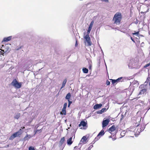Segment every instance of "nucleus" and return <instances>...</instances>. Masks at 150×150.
<instances>
[{
  "label": "nucleus",
  "mask_w": 150,
  "mask_h": 150,
  "mask_svg": "<svg viewBox=\"0 0 150 150\" xmlns=\"http://www.w3.org/2000/svg\"><path fill=\"white\" fill-rule=\"evenodd\" d=\"M129 67L130 69H139L140 67V64L139 63V60L137 58H132L129 62Z\"/></svg>",
  "instance_id": "f257e3e1"
},
{
  "label": "nucleus",
  "mask_w": 150,
  "mask_h": 150,
  "mask_svg": "<svg viewBox=\"0 0 150 150\" xmlns=\"http://www.w3.org/2000/svg\"><path fill=\"white\" fill-rule=\"evenodd\" d=\"M121 14L119 13H117L114 16L113 20L114 23L117 25H119L122 20Z\"/></svg>",
  "instance_id": "f03ea898"
},
{
  "label": "nucleus",
  "mask_w": 150,
  "mask_h": 150,
  "mask_svg": "<svg viewBox=\"0 0 150 150\" xmlns=\"http://www.w3.org/2000/svg\"><path fill=\"white\" fill-rule=\"evenodd\" d=\"M139 125V124H138L137 125H136L137 126V127L134 130L135 134H136V133L137 134H139L142 131H143L145 128V126L144 125L143 126H141V127H140V126H139L138 127Z\"/></svg>",
  "instance_id": "7ed1b4c3"
},
{
  "label": "nucleus",
  "mask_w": 150,
  "mask_h": 150,
  "mask_svg": "<svg viewBox=\"0 0 150 150\" xmlns=\"http://www.w3.org/2000/svg\"><path fill=\"white\" fill-rule=\"evenodd\" d=\"M10 44L8 45V44H6L5 45L4 49H2L1 50V54H3V55L4 53L7 54L9 52L10 50Z\"/></svg>",
  "instance_id": "20e7f679"
},
{
  "label": "nucleus",
  "mask_w": 150,
  "mask_h": 150,
  "mask_svg": "<svg viewBox=\"0 0 150 150\" xmlns=\"http://www.w3.org/2000/svg\"><path fill=\"white\" fill-rule=\"evenodd\" d=\"M11 83L13 86L17 88H20L22 86L21 83L18 82L16 80H13Z\"/></svg>",
  "instance_id": "39448f33"
},
{
  "label": "nucleus",
  "mask_w": 150,
  "mask_h": 150,
  "mask_svg": "<svg viewBox=\"0 0 150 150\" xmlns=\"http://www.w3.org/2000/svg\"><path fill=\"white\" fill-rule=\"evenodd\" d=\"M89 34H87L85 36L84 38L86 40V42H85V43L86 44V42L87 43V45L88 46H90L91 45L92 43L91 42L90 40V37L89 36Z\"/></svg>",
  "instance_id": "423d86ee"
},
{
  "label": "nucleus",
  "mask_w": 150,
  "mask_h": 150,
  "mask_svg": "<svg viewBox=\"0 0 150 150\" xmlns=\"http://www.w3.org/2000/svg\"><path fill=\"white\" fill-rule=\"evenodd\" d=\"M111 80L112 81V84H117V83L122 81L123 79V77H121L116 80L111 79Z\"/></svg>",
  "instance_id": "0eeeda50"
},
{
  "label": "nucleus",
  "mask_w": 150,
  "mask_h": 150,
  "mask_svg": "<svg viewBox=\"0 0 150 150\" xmlns=\"http://www.w3.org/2000/svg\"><path fill=\"white\" fill-rule=\"evenodd\" d=\"M19 133L17 132L14 133L9 137V139L12 140L16 137H19L20 135L18 134Z\"/></svg>",
  "instance_id": "6e6552de"
},
{
  "label": "nucleus",
  "mask_w": 150,
  "mask_h": 150,
  "mask_svg": "<svg viewBox=\"0 0 150 150\" xmlns=\"http://www.w3.org/2000/svg\"><path fill=\"white\" fill-rule=\"evenodd\" d=\"M109 119L104 120L102 122V127H104L106 126L108 124L109 122Z\"/></svg>",
  "instance_id": "1a4fd4ad"
},
{
  "label": "nucleus",
  "mask_w": 150,
  "mask_h": 150,
  "mask_svg": "<svg viewBox=\"0 0 150 150\" xmlns=\"http://www.w3.org/2000/svg\"><path fill=\"white\" fill-rule=\"evenodd\" d=\"M94 23V21H92L91 23H90L89 26L88 27L87 33V34H90V31L92 28L93 25Z\"/></svg>",
  "instance_id": "9d476101"
},
{
  "label": "nucleus",
  "mask_w": 150,
  "mask_h": 150,
  "mask_svg": "<svg viewBox=\"0 0 150 150\" xmlns=\"http://www.w3.org/2000/svg\"><path fill=\"white\" fill-rule=\"evenodd\" d=\"M87 139V138L86 136H83L80 141L79 145L80 144H83L85 143Z\"/></svg>",
  "instance_id": "9b49d317"
},
{
  "label": "nucleus",
  "mask_w": 150,
  "mask_h": 150,
  "mask_svg": "<svg viewBox=\"0 0 150 150\" xmlns=\"http://www.w3.org/2000/svg\"><path fill=\"white\" fill-rule=\"evenodd\" d=\"M12 38V36H9L3 39L2 42H7L11 40Z\"/></svg>",
  "instance_id": "f8f14e48"
},
{
  "label": "nucleus",
  "mask_w": 150,
  "mask_h": 150,
  "mask_svg": "<svg viewBox=\"0 0 150 150\" xmlns=\"http://www.w3.org/2000/svg\"><path fill=\"white\" fill-rule=\"evenodd\" d=\"M102 104H96L93 106V108L95 110H97L101 108Z\"/></svg>",
  "instance_id": "ddd939ff"
},
{
  "label": "nucleus",
  "mask_w": 150,
  "mask_h": 150,
  "mask_svg": "<svg viewBox=\"0 0 150 150\" xmlns=\"http://www.w3.org/2000/svg\"><path fill=\"white\" fill-rule=\"evenodd\" d=\"M86 125L87 123L84 121L82 120L81 121L80 124L79 125V127H80L82 126L83 127H84L86 126Z\"/></svg>",
  "instance_id": "4468645a"
},
{
  "label": "nucleus",
  "mask_w": 150,
  "mask_h": 150,
  "mask_svg": "<svg viewBox=\"0 0 150 150\" xmlns=\"http://www.w3.org/2000/svg\"><path fill=\"white\" fill-rule=\"evenodd\" d=\"M115 129V126L114 125H112L111 127L110 128L108 129L109 131L112 132L114 131Z\"/></svg>",
  "instance_id": "2eb2a0df"
},
{
  "label": "nucleus",
  "mask_w": 150,
  "mask_h": 150,
  "mask_svg": "<svg viewBox=\"0 0 150 150\" xmlns=\"http://www.w3.org/2000/svg\"><path fill=\"white\" fill-rule=\"evenodd\" d=\"M72 137H71L67 140V143L69 145H71L72 143Z\"/></svg>",
  "instance_id": "dca6fc26"
},
{
  "label": "nucleus",
  "mask_w": 150,
  "mask_h": 150,
  "mask_svg": "<svg viewBox=\"0 0 150 150\" xmlns=\"http://www.w3.org/2000/svg\"><path fill=\"white\" fill-rule=\"evenodd\" d=\"M146 89H142L140 91L139 94H143L146 92Z\"/></svg>",
  "instance_id": "f3484780"
},
{
  "label": "nucleus",
  "mask_w": 150,
  "mask_h": 150,
  "mask_svg": "<svg viewBox=\"0 0 150 150\" xmlns=\"http://www.w3.org/2000/svg\"><path fill=\"white\" fill-rule=\"evenodd\" d=\"M66 109L65 108H63L62 109V111L60 112V114L65 115L66 114Z\"/></svg>",
  "instance_id": "a211bd4d"
},
{
  "label": "nucleus",
  "mask_w": 150,
  "mask_h": 150,
  "mask_svg": "<svg viewBox=\"0 0 150 150\" xmlns=\"http://www.w3.org/2000/svg\"><path fill=\"white\" fill-rule=\"evenodd\" d=\"M106 108H103L101 110L98 111V113L99 114H102L103 112L106 111Z\"/></svg>",
  "instance_id": "6ab92c4d"
},
{
  "label": "nucleus",
  "mask_w": 150,
  "mask_h": 150,
  "mask_svg": "<svg viewBox=\"0 0 150 150\" xmlns=\"http://www.w3.org/2000/svg\"><path fill=\"white\" fill-rule=\"evenodd\" d=\"M31 137V136L30 135L27 134L24 137V140H26L30 139Z\"/></svg>",
  "instance_id": "aec40b11"
},
{
  "label": "nucleus",
  "mask_w": 150,
  "mask_h": 150,
  "mask_svg": "<svg viewBox=\"0 0 150 150\" xmlns=\"http://www.w3.org/2000/svg\"><path fill=\"white\" fill-rule=\"evenodd\" d=\"M104 134V132L103 130H102L98 134V136L100 137L103 136Z\"/></svg>",
  "instance_id": "412c9836"
},
{
  "label": "nucleus",
  "mask_w": 150,
  "mask_h": 150,
  "mask_svg": "<svg viewBox=\"0 0 150 150\" xmlns=\"http://www.w3.org/2000/svg\"><path fill=\"white\" fill-rule=\"evenodd\" d=\"M67 82V79H65L63 81L62 84V87L61 88V89L62 88H63L65 86L66 83Z\"/></svg>",
  "instance_id": "4be33fe9"
},
{
  "label": "nucleus",
  "mask_w": 150,
  "mask_h": 150,
  "mask_svg": "<svg viewBox=\"0 0 150 150\" xmlns=\"http://www.w3.org/2000/svg\"><path fill=\"white\" fill-rule=\"evenodd\" d=\"M71 96V94L70 93H68L66 95L65 98L66 99L68 100V101L69 100V99Z\"/></svg>",
  "instance_id": "5701e85b"
},
{
  "label": "nucleus",
  "mask_w": 150,
  "mask_h": 150,
  "mask_svg": "<svg viewBox=\"0 0 150 150\" xmlns=\"http://www.w3.org/2000/svg\"><path fill=\"white\" fill-rule=\"evenodd\" d=\"M20 116V113H17L15 115V116L14 118L15 119H18L19 117Z\"/></svg>",
  "instance_id": "b1692460"
},
{
  "label": "nucleus",
  "mask_w": 150,
  "mask_h": 150,
  "mask_svg": "<svg viewBox=\"0 0 150 150\" xmlns=\"http://www.w3.org/2000/svg\"><path fill=\"white\" fill-rule=\"evenodd\" d=\"M82 70L83 72L85 73H88V69L86 68H84Z\"/></svg>",
  "instance_id": "393cba45"
},
{
  "label": "nucleus",
  "mask_w": 150,
  "mask_h": 150,
  "mask_svg": "<svg viewBox=\"0 0 150 150\" xmlns=\"http://www.w3.org/2000/svg\"><path fill=\"white\" fill-rule=\"evenodd\" d=\"M64 137L62 138L60 141V143L61 144H62L64 142Z\"/></svg>",
  "instance_id": "a878e982"
},
{
  "label": "nucleus",
  "mask_w": 150,
  "mask_h": 150,
  "mask_svg": "<svg viewBox=\"0 0 150 150\" xmlns=\"http://www.w3.org/2000/svg\"><path fill=\"white\" fill-rule=\"evenodd\" d=\"M17 133H19L18 134L21 135L22 134L23 132L21 129H20L17 132Z\"/></svg>",
  "instance_id": "bb28decb"
},
{
  "label": "nucleus",
  "mask_w": 150,
  "mask_h": 150,
  "mask_svg": "<svg viewBox=\"0 0 150 150\" xmlns=\"http://www.w3.org/2000/svg\"><path fill=\"white\" fill-rule=\"evenodd\" d=\"M93 147V146L92 145H91L87 149H86V150H91V149L92 147Z\"/></svg>",
  "instance_id": "cd10ccee"
},
{
  "label": "nucleus",
  "mask_w": 150,
  "mask_h": 150,
  "mask_svg": "<svg viewBox=\"0 0 150 150\" xmlns=\"http://www.w3.org/2000/svg\"><path fill=\"white\" fill-rule=\"evenodd\" d=\"M68 101L69 102V103L68 104V107H69L70 106L71 104L72 103V101H70L69 100Z\"/></svg>",
  "instance_id": "c85d7f7f"
},
{
  "label": "nucleus",
  "mask_w": 150,
  "mask_h": 150,
  "mask_svg": "<svg viewBox=\"0 0 150 150\" xmlns=\"http://www.w3.org/2000/svg\"><path fill=\"white\" fill-rule=\"evenodd\" d=\"M28 150H35V149L33 147L30 146Z\"/></svg>",
  "instance_id": "c756f323"
},
{
  "label": "nucleus",
  "mask_w": 150,
  "mask_h": 150,
  "mask_svg": "<svg viewBox=\"0 0 150 150\" xmlns=\"http://www.w3.org/2000/svg\"><path fill=\"white\" fill-rule=\"evenodd\" d=\"M67 103H64V106H63V108H64L66 109L67 106Z\"/></svg>",
  "instance_id": "7c9ffc66"
},
{
  "label": "nucleus",
  "mask_w": 150,
  "mask_h": 150,
  "mask_svg": "<svg viewBox=\"0 0 150 150\" xmlns=\"http://www.w3.org/2000/svg\"><path fill=\"white\" fill-rule=\"evenodd\" d=\"M150 65V63H148V64H146L144 66V67L145 68H146L148 67H149V66Z\"/></svg>",
  "instance_id": "2f4dec72"
},
{
  "label": "nucleus",
  "mask_w": 150,
  "mask_h": 150,
  "mask_svg": "<svg viewBox=\"0 0 150 150\" xmlns=\"http://www.w3.org/2000/svg\"><path fill=\"white\" fill-rule=\"evenodd\" d=\"M139 34V32H137L133 33V34L134 35H138V34Z\"/></svg>",
  "instance_id": "473e14b6"
},
{
  "label": "nucleus",
  "mask_w": 150,
  "mask_h": 150,
  "mask_svg": "<svg viewBox=\"0 0 150 150\" xmlns=\"http://www.w3.org/2000/svg\"><path fill=\"white\" fill-rule=\"evenodd\" d=\"M100 137H98V135L96 137V138H95V141H97V140H98L99 138H100Z\"/></svg>",
  "instance_id": "72a5a7b5"
},
{
  "label": "nucleus",
  "mask_w": 150,
  "mask_h": 150,
  "mask_svg": "<svg viewBox=\"0 0 150 150\" xmlns=\"http://www.w3.org/2000/svg\"><path fill=\"white\" fill-rule=\"evenodd\" d=\"M110 82L108 81H107L106 82V84L107 85H110Z\"/></svg>",
  "instance_id": "f704fd0d"
},
{
  "label": "nucleus",
  "mask_w": 150,
  "mask_h": 150,
  "mask_svg": "<svg viewBox=\"0 0 150 150\" xmlns=\"http://www.w3.org/2000/svg\"><path fill=\"white\" fill-rule=\"evenodd\" d=\"M103 2H108V0H101Z\"/></svg>",
  "instance_id": "c9c22d12"
},
{
  "label": "nucleus",
  "mask_w": 150,
  "mask_h": 150,
  "mask_svg": "<svg viewBox=\"0 0 150 150\" xmlns=\"http://www.w3.org/2000/svg\"><path fill=\"white\" fill-rule=\"evenodd\" d=\"M41 129L37 130L35 132V134H36V133L38 132H40Z\"/></svg>",
  "instance_id": "e433bc0d"
},
{
  "label": "nucleus",
  "mask_w": 150,
  "mask_h": 150,
  "mask_svg": "<svg viewBox=\"0 0 150 150\" xmlns=\"http://www.w3.org/2000/svg\"><path fill=\"white\" fill-rule=\"evenodd\" d=\"M91 65L90 64H89V69H91Z\"/></svg>",
  "instance_id": "4c0bfd02"
},
{
  "label": "nucleus",
  "mask_w": 150,
  "mask_h": 150,
  "mask_svg": "<svg viewBox=\"0 0 150 150\" xmlns=\"http://www.w3.org/2000/svg\"><path fill=\"white\" fill-rule=\"evenodd\" d=\"M131 40L134 42L133 39V38H132V37H131Z\"/></svg>",
  "instance_id": "58836bf2"
},
{
  "label": "nucleus",
  "mask_w": 150,
  "mask_h": 150,
  "mask_svg": "<svg viewBox=\"0 0 150 150\" xmlns=\"http://www.w3.org/2000/svg\"><path fill=\"white\" fill-rule=\"evenodd\" d=\"M78 147L77 146H75L74 147V149H75V150H76V149Z\"/></svg>",
  "instance_id": "ea45409f"
},
{
  "label": "nucleus",
  "mask_w": 150,
  "mask_h": 150,
  "mask_svg": "<svg viewBox=\"0 0 150 150\" xmlns=\"http://www.w3.org/2000/svg\"><path fill=\"white\" fill-rule=\"evenodd\" d=\"M115 139H115V138H113V140H115Z\"/></svg>",
  "instance_id": "a19ab883"
},
{
  "label": "nucleus",
  "mask_w": 150,
  "mask_h": 150,
  "mask_svg": "<svg viewBox=\"0 0 150 150\" xmlns=\"http://www.w3.org/2000/svg\"><path fill=\"white\" fill-rule=\"evenodd\" d=\"M140 120H140H141V118H140H140H139V119L138 120Z\"/></svg>",
  "instance_id": "79ce46f5"
},
{
  "label": "nucleus",
  "mask_w": 150,
  "mask_h": 150,
  "mask_svg": "<svg viewBox=\"0 0 150 150\" xmlns=\"http://www.w3.org/2000/svg\"><path fill=\"white\" fill-rule=\"evenodd\" d=\"M22 128L23 129H24L25 128V127H23Z\"/></svg>",
  "instance_id": "37998d69"
},
{
  "label": "nucleus",
  "mask_w": 150,
  "mask_h": 150,
  "mask_svg": "<svg viewBox=\"0 0 150 150\" xmlns=\"http://www.w3.org/2000/svg\"><path fill=\"white\" fill-rule=\"evenodd\" d=\"M149 86H150V82H149Z\"/></svg>",
  "instance_id": "c03bdc74"
},
{
  "label": "nucleus",
  "mask_w": 150,
  "mask_h": 150,
  "mask_svg": "<svg viewBox=\"0 0 150 150\" xmlns=\"http://www.w3.org/2000/svg\"><path fill=\"white\" fill-rule=\"evenodd\" d=\"M110 138H111V136H110V137H109Z\"/></svg>",
  "instance_id": "a18cd8bd"
},
{
  "label": "nucleus",
  "mask_w": 150,
  "mask_h": 150,
  "mask_svg": "<svg viewBox=\"0 0 150 150\" xmlns=\"http://www.w3.org/2000/svg\"><path fill=\"white\" fill-rule=\"evenodd\" d=\"M148 12V11H146V12Z\"/></svg>",
  "instance_id": "49530a36"
},
{
  "label": "nucleus",
  "mask_w": 150,
  "mask_h": 150,
  "mask_svg": "<svg viewBox=\"0 0 150 150\" xmlns=\"http://www.w3.org/2000/svg\"><path fill=\"white\" fill-rule=\"evenodd\" d=\"M1 48H2L3 49V47H1Z\"/></svg>",
  "instance_id": "de8ad7c7"
},
{
  "label": "nucleus",
  "mask_w": 150,
  "mask_h": 150,
  "mask_svg": "<svg viewBox=\"0 0 150 150\" xmlns=\"http://www.w3.org/2000/svg\"><path fill=\"white\" fill-rule=\"evenodd\" d=\"M77 45L76 43V45Z\"/></svg>",
  "instance_id": "09e8293b"
},
{
  "label": "nucleus",
  "mask_w": 150,
  "mask_h": 150,
  "mask_svg": "<svg viewBox=\"0 0 150 150\" xmlns=\"http://www.w3.org/2000/svg\"><path fill=\"white\" fill-rule=\"evenodd\" d=\"M77 45L76 43V45Z\"/></svg>",
  "instance_id": "8fccbe9b"
}]
</instances>
